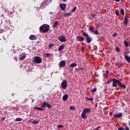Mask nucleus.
Segmentation results:
<instances>
[{"label":"nucleus","mask_w":130,"mask_h":130,"mask_svg":"<svg viewBox=\"0 0 130 130\" xmlns=\"http://www.w3.org/2000/svg\"><path fill=\"white\" fill-rule=\"evenodd\" d=\"M50 28L49 24H44L40 27V31L43 32L44 34H46Z\"/></svg>","instance_id":"obj_1"},{"label":"nucleus","mask_w":130,"mask_h":130,"mask_svg":"<svg viewBox=\"0 0 130 130\" xmlns=\"http://www.w3.org/2000/svg\"><path fill=\"white\" fill-rule=\"evenodd\" d=\"M32 61L36 63H40L42 62V59L41 57L36 56L33 58Z\"/></svg>","instance_id":"obj_2"},{"label":"nucleus","mask_w":130,"mask_h":130,"mask_svg":"<svg viewBox=\"0 0 130 130\" xmlns=\"http://www.w3.org/2000/svg\"><path fill=\"white\" fill-rule=\"evenodd\" d=\"M112 86L113 87H116L117 85H118V86H119V84H120V80L118 79H116L115 78H113L112 80Z\"/></svg>","instance_id":"obj_3"},{"label":"nucleus","mask_w":130,"mask_h":130,"mask_svg":"<svg viewBox=\"0 0 130 130\" xmlns=\"http://www.w3.org/2000/svg\"><path fill=\"white\" fill-rule=\"evenodd\" d=\"M41 107L43 108H48V109L52 108V106H51V105L47 103V102H44L43 103V104L41 105Z\"/></svg>","instance_id":"obj_4"},{"label":"nucleus","mask_w":130,"mask_h":130,"mask_svg":"<svg viewBox=\"0 0 130 130\" xmlns=\"http://www.w3.org/2000/svg\"><path fill=\"white\" fill-rule=\"evenodd\" d=\"M68 82L66 80H63V81L61 83V86L63 88V89H67L68 87Z\"/></svg>","instance_id":"obj_5"},{"label":"nucleus","mask_w":130,"mask_h":130,"mask_svg":"<svg viewBox=\"0 0 130 130\" xmlns=\"http://www.w3.org/2000/svg\"><path fill=\"white\" fill-rule=\"evenodd\" d=\"M58 40L60 41L61 43H64V42L67 41L66 36L64 35L58 37Z\"/></svg>","instance_id":"obj_6"},{"label":"nucleus","mask_w":130,"mask_h":130,"mask_svg":"<svg viewBox=\"0 0 130 130\" xmlns=\"http://www.w3.org/2000/svg\"><path fill=\"white\" fill-rule=\"evenodd\" d=\"M66 65V61L65 60H61L60 61L58 66L60 68H64V67Z\"/></svg>","instance_id":"obj_7"},{"label":"nucleus","mask_w":130,"mask_h":130,"mask_svg":"<svg viewBox=\"0 0 130 130\" xmlns=\"http://www.w3.org/2000/svg\"><path fill=\"white\" fill-rule=\"evenodd\" d=\"M59 7L61 10L64 11L66 9L67 5L65 4H61L59 5Z\"/></svg>","instance_id":"obj_8"},{"label":"nucleus","mask_w":130,"mask_h":130,"mask_svg":"<svg viewBox=\"0 0 130 130\" xmlns=\"http://www.w3.org/2000/svg\"><path fill=\"white\" fill-rule=\"evenodd\" d=\"M122 115V113H115L114 115V118H120Z\"/></svg>","instance_id":"obj_9"},{"label":"nucleus","mask_w":130,"mask_h":130,"mask_svg":"<svg viewBox=\"0 0 130 130\" xmlns=\"http://www.w3.org/2000/svg\"><path fill=\"white\" fill-rule=\"evenodd\" d=\"M38 39L37 37H36L35 35H30L29 36V40H32V41H36Z\"/></svg>","instance_id":"obj_10"},{"label":"nucleus","mask_w":130,"mask_h":130,"mask_svg":"<svg viewBox=\"0 0 130 130\" xmlns=\"http://www.w3.org/2000/svg\"><path fill=\"white\" fill-rule=\"evenodd\" d=\"M92 41V38L91 36H88L87 39H86V42L87 43H91V42Z\"/></svg>","instance_id":"obj_11"},{"label":"nucleus","mask_w":130,"mask_h":130,"mask_svg":"<svg viewBox=\"0 0 130 130\" xmlns=\"http://www.w3.org/2000/svg\"><path fill=\"white\" fill-rule=\"evenodd\" d=\"M77 40L79 42H83L84 40V38L82 36H77Z\"/></svg>","instance_id":"obj_12"},{"label":"nucleus","mask_w":130,"mask_h":130,"mask_svg":"<svg viewBox=\"0 0 130 130\" xmlns=\"http://www.w3.org/2000/svg\"><path fill=\"white\" fill-rule=\"evenodd\" d=\"M124 56L125 59L127 62L130 63V56L128 55H123Z\"/></svg>","instance_id":"obj_13"},{"label":"nucleus","mask_w":130,"mask_h":130,"mask_svg":"<svg viewBox=\"0 0 130 130\" xmlns=\"http://www.w3.org/2000/svg\"><path fill=\"white\" fill-rule=\"evenodd\" d=\"M119 86H120V88H122L123 89H126V86L125 84H122L121 81H119Z\"/></svg>","instance_id":"obj_14"},{"label":"nucleus","mask_w":130,"mask_h":130,"mask_svg":"<svg viewBox=\"0 0 130 130\" xmlns=\"http://www.w3.org/2000/svg\"><path fill=\"white\" fill-rule=\"evenodd\" d=\"M83 111L85 114H88L91 112V109L89 108H86V109H84Z\"/></svg>","instance_id":"obj_15"},{"label":"nucleus","mask_w":130,"mask_h":130,"mask_svg":"<svg viewBox=\"0 0 130 130\" xmlns=\"http://www.w3.org/2000/svg\"><path fill=\"white\" fill-rule=\"evenodd\" d=\"M68 97H69V96H68V94H64L63 96V98H62L63 101L64 102H66V101H67L68 99Z\"/></svg>","instance_id":"obj_16"},{"label":"nucleus","mask_w":130,"mask_h":130,"mask_svg":"<svg viewBox=\"0 0 130 130\" xmlns=\"http://www.w3.org/2000/svg\"><path fill=\"white\" fill-rule=\"evenodd\" d=\"M81 117L83 119H86L87 118V116L86 115V113L84 110H83V112L81 114Z\"/></svg>","instance_id":"obj_17"},{"label":"nucleus","mask_w":130,"mask_h":130,"mask_svg":"<svg viewBox=\"0 0 130 130\" xmlns=\"http://www.w3.org/2000/svg\"><path fill=\"white\" fill-rule=\"evenodd\" d=\"M128 17H124V20L123 21V23L125 25H127L128 24Z\"/></svg>","instance_id":"obj_18"},{"label":"nucleus","mask_w":130,"mask_h":130,"mask_svg":"<svg viewBox=\"0 0 130 130\" xmlns=\"http://www.w3.org/2000/svg\"><path fill=\"white\" fill-rule=\"evenodd\" d=\"M58 24V21H56L53 23V28H55L57 27V25Z\"/></svg>","instance_id":"obj_19"},{"label":"nucleus","mask_w":130,"mask_h":130,"mask_svg":"<svg viewBox=\"0 0 130 130\" xmlns=\"http://www.w3.org/2000/svg\"><path fill=\"white\" fill-rule=\"evenodd\" d=\"M89 31H91L92 32H93L94 31V27L93 26H89Z\"/></svg>","instance_id":"obj_20"},{"label":"nucleus","mask_w":130,"mask_h":130,"mask_svg":"<svg viewBox=\"0 0 130 130\" xmlns=\"http://www.w3.org/2000/svg\"><path fill=\"white\" fill-rule=\"evenodd\" d=\"M64 45H60V47L58 48V50L59 51H62L63 49H64Z\"/></svg>","instance_id":"obj_21"},{"label":"nucleus","mask_w":130,"mask_h":130,"mask_svg":"<svg viewBox=\"0 0 130 130\" xmlns=\"http://www.w3.org/2000/svg\"><path fill=\"white\" fill-rule=\"evenodd\" d=\"M77 64L76 63H72L71 64H70V68H75V67H77Z\"/></svg>","instance_id":"obj_22"},{"label":"nucleus","mask_w":130,"mask_h":130,"mask_svg":"<svg viewBox=\"0 0 130 130\" xmlns=\"http://www.w3.org/2000/svg\"><path fill=\"white\" fill-rule=\"evenodd\" d=\"M35 109L38 110L39 111H44V109L42 107H35Z\"/></svg>","instance_id":"obj_23"},{"label":"nucleus","mask_w":130,"mask_h":130,"mask_svg":"<svg viewBox=\"0 0 130 130\" xmlns=\"http://www.w3.org/2000/svg\"><path fill=\"white\" fill-rule=\"evenodd\" d=\"M39 123V122L38 121H37L36 120H35L34 121H32V124H38Z\"/></svg>","instance_id":"obj_24"},{"label":"nucleus","mask_w":130,"mask_h":130,"mask_svg":"<svg viewBox=\"0 0 130 130\" xmlns=\"http://www.w3.org/2000/svg\"><path fill=\"white\" fill-rule=\"evenodd\" d=\"M124 46H125V47H128V43L126 41H124Z\"/></svg>","instance_id":"obj_25"},{"label":"nucleus","mask_w":130,"mask_h":130,"mask_svg":"<svg viewBox=\"0 0 130 130\" xmlns=\"http://www.w3.org/2000/svg\"><path fill=\"white\" fill-rule=\"evenodd\" d=\"M25 58H26V55H24L23 56L20 57H19V60H22L24 59Z\"/></svg>","instance_id":"obj_26"},{"label":"nucleus","mask_w":130,"mask_h":130,"mask_svg":"<svg viewBox=\"0 0 130 130\" xmlns=\"http://www.w3.org/2000/svg\"><path fill=\"white\" fill-rule=\"evenodd\" d=\"M113 78H110L108 79L107 83H111V82H113Z\"/></svg>","instance_id":"obj_27"},{"label":"nucleus","mask_w":130,"mask_h":130,"mask_svg":"<svg viewBox=\"0 0 130 130\" xmlns=\"http://www.w3.org/2000/svg\"><path fill=\"white\" fill-rule=\"evenodd\" d=\"M83 35L84 37H87V38H88V33L86 32H84L83 34Z\"/></svg>","instance_id":"obj_28"},{"label":"nucleus","mask_w":130,"mask_h":130,"mask_svg":"<svg viewBox=\"0 0 130 130\" xmlns=\"http://www.w3.org/2000/svg\"><path fill=\"white\" fill-rule=\"evenodd\" d=\"M120 13L122 15H124V10L123 9H121Z\"/></svg>","instance_id":"obj_29"},{"label":"nucleus","mask_w":130,"mask_h":130,"mask_svg":"<svg viewBox=\"0 0 130 130\" xmlns=\"http://www.w3.org/2000/svg\"><path fill=\"white\" fill-rule=\"evenodd\" d=\"M22 120H23V119L21 118H17L16 119V121H21Z\"/></svg>","instance_id":"obj_30"},{"label":"nucleus","mask_w":130,"mask_h":130,"mask_svg":"<svg viewBox=\"0 0 130 130\" xmlns=\"http://www.w3.org/2000/svg\"><path fill=\"white\" fill-rule=\"evenodd\" d=\"M115 50H116V51H117V52H119L120 49H119V47L116 46L115 47Z\"/></svg>","instance_id":"obj_31"},{"label":"nucleus","mask_w":130,"mask_h":130,"mask_svg":"<svg viewBox=\"0 0 130 130\" xmlns=\"http://www.w3.org/2000/svg\"><path fill=\"white\" fill-rule=\"evenodd\" d=\"M45 55L46 57H50L51 56V55L49 53H45Z\"/></svg>","instance_id":"obj_32"},{"label":"nucleus","mask_w":130,"mask_h":130,"mask_svg":"<svg viewBox=\"0 0 130 130\" xmlns=\"http://www.w3.org/2000/svg\"><path fill=\"white\" fill-rule=\"evenodd\" d=\"M77 8L76 7H74L72 10L71 11V13L75 12V11L77 10Z\"/></svg>","instance_id":"obj_33"},{"label":"nucleus","mask_w":130,"mask_h":130,"mask_svg":"<svg viewBox=\"0 0 130 130\" xmlns=\"http://www.w3.org/2000/svg\"><path fill=\"white\" fill-rule=\"evenodd\" d=\"M93 33H94V34L95 35H99V31H98V30H94Z\"/></svg>","instance_id":"obj_34"},{"label":"nucleus","mask_w":130,"mask_h":130,"mask_svg":"<svg viewBox=\"0 0 130 130\" xmlns=\"http://www.w3.org/2000/svg\"><path fill=\"white\" fill-rule=\"evenodd\" d=\"M115 15L117 16L119 15V11L118 10H116L115 11Z\"/></svg>","instance_id":"obj_35"},{"label":"nucleus","mask_w":130,"mask_h":130,"mask_svg":"<svg viewBox=\"0 0 130 130\" xmlns=\"http://www.w3.org/2000/svg\"><path fill=\"white\" fill-rule=\"evenodd\" d=\"M97 90V88H94V89H93L91 90V92L94 93L95 92H96V91Z\"/></svg>","instance_id":"obj_36"},{"label":"nucleus","mask_w":130,"mask_h":130,"mask_svg":"<svg viewBox=\"0 0 130 130\" xmlns=\"http://www.w3.org/2000/svg\"><path fill=\"white\" fill-rule=\"evenodd\" d=\"M71 14V12H70V13H66V14H64V16L67 17L68 16H70Z\"/></svg>","instance_id":"obj_37"},{"label":"nucleus","mask_w":130,"mask_h":130,"mask_svg":"<svg viewBox=\"0 0 130 130\" xmlns=\"http://www.w3.org/2000/svg\"><path fill=\"white\" fill-rule=\"evenodd\" d=\"M63 127V125L61 124L58 125L57 126L58 128H62Z\"/></svg>","instance_id":"obj_38"},{"label":"nucleus","mask_w":130,"mask_h":130,"mask_svg":"<svg viewBox=\"0 0 130 130\" xmlns=\"http://www.w3.org/2000/svg\"><path fill=\"white\" fill-rule=\"evenodd\" d=\"M118 130H124V128L123 127H120L118 128Z\"/></svg>","instance_id":"obj_39"},{"label":"nucleus","mask_w":130,"mask_h":130,"mask_svg":"<svg viewBox=\"0 0 130 130\" xmlns=\"http://www.w3.org/2000/svg\"><path fill=\"white\" fill-rule=\"evenodd\" d=\"M70 109L71 110H73L75 109V108L73 107V106H70Z\"/></svg>","instance_id":"obj_40"},{"label":"nucleus","mask_w":130,"mask_h":130,"mask_svg":"<svg viewBox=\"0 0 130 130\" xmlns=\"http://www.w3.org/2000/svg\"><path fill=\"white\" fill-rule=\"evenodd\" d=\"M101 128V126H98L96 128L94 129V130H99V128Z\"/></svg>","instance_id":"obj_41"},{"label":"nucleus","mask_w":130,"mask_h":130,"mask_svg":"<svg viewBox=\"0 0 130 130\" xmlns=\"http://www.w3.org/2000/svg\"><path fill=\"white\" fill-rule=\"evenodd\" d=\"M53 46V44H50L49 45H48V47L49 48H52Z\"/></svg>","instance_id":"obj_42"},{"label":"nucleus","mask_w":130,"mask_h":130,"mask_svg":"<svg viewBox=\"0 0 130 130\" xmlns=\"http://www.w3.org/2000/svg\"><path fill=\"white\" fill-rule=\"evenodd\" d=\"M124 65V63H121V62H120V63H119V66H120V67H122V66H123Z\"/></svg>","instance_id":"obj_43"},{"label":"nucleus","mask_w":130,"mask_h":130,"mask_svg":"<svg viewBox=\"0 0 130 130\" xmlns=\"http://www.w3.org/2000/svg\"><path fill=\"white\" fill-rule=\"evenodd\" d=\"M126 52H127V50H126V49H125V52H124L123 55H127Z\"/></svg>","instance_id":"obj_44"},{"label":"nucleus","mask_w":130,"mask_h":130,"mask_svg":"<svg viewBox=\"0 0 130 130\" xmlns=\"http://www.w3.org/2000/svg\"><path fill=\"white\" fill-rule=\"evenodd\" d=\"M95 16H96V14H92V18H95Z\"/></svg>","instance_id":"obj_45"},{"label":"nucleus","mask_w":130,"mask_h":130,"mask_svg":"<svg viewBox=\"0 0 130 130\" xmlns=\"http://www.w3.org/2000/svg\"><path fill=\"white\" fill-rule=\"evenodd\" d=\"M5 120V117H3L2 118H1V121H4Z\"/></svg>","instance_id":"obj_46"},{"label":"nucleus","mask_w":130,"mask_h":130,"mask_svg":"<svg viewBox=\"0 0 130 130\" xmlns=\"http://www.w3.org/2000/svg\"><path fill=\"white\" fill-rule=\"evenodd\" d=\"M106 73L107 75L109 74V71L108 70H106Z\"/></svg>","instance_id":"obj_47"},{"label":"nucleus","mask_w":130,"mask_h":130,"mask_svg":"<svg viewBox=\"0 0 130 130\" xmlns=\"http://www.w3.org/2000/svg\"><path fill=\"white\" fill-rule=\"evenodd\" d=\"M124 130H129V128L128 127H125Z\"/></svg>","instance_id":"obj_48"},{"label":"nucleus","mask_w":130,"mask_h":130,"mask_svg":"<svg viewBox=\"0 0 130 130\" xmlns=\"http://www.w3.org/2000/svg\"><path fill=\"white\" fill-rule=\"evenodd\" d=\"M93 98H89V101H91V102H93Z\"/></svg>","instance_id":"obj_49"},{"label":"nucleus","mask_w":130,"mask_h":130,"mask_svg":"<svg viewBox=\"0 0 130 130\" xmlns=\"http://www.w3.org/2000/svg\"><path fill=\"white\" fill-rule=\"evenodd\" d=\"M99 26H100V24H97V25H96V28L97 29H98Z\"/></svg>","instance_id":"obj_50"},{"label":"nucleus","mask_w":130,"mask_h":130,"mask_svg":"<svg viewBox=\"0 0 130 130\" xmlns=\"http://www.w3.org/2000/svg\"><path fill=\"white\" fill-rule=\"evenodd\" d=\"M86 100L87 101H89V98L88 97H86Z\"/></svg>","instance_id":"obj_51"},{"label":"nucleus","mask_w":130,"mask_h":130,"mask_svg":"<svg viewBox=\"0 0 130 130\" xmlns=\"http://www.w3.org/2000/svg\"><path fill=\"white\" fill-rule=\"evenodd\" d=\"M81 51H85V49L84 48H81Z\"/></svg>","instance_id":"obj_52"},{"label":"nucleus","mask_w":130,"mask_h":130,"mask_svg":"<svg viewBox=\"0 0 130 130\" xmlns=\"http://www.w3.org/2000/svg\"><path fill=\"white\" fill-rule=\"evenodd\" d=\"M113 114V112H110V116H111V115Z\"/></svg>","instance_id":"obj_53"},{"label":"nucleus","mask_w":130,"mask_h":130,"mask_svg":"<svg viewBox=\"0 0 130 130\" xmlns=\"http://www.w3.org/2000/svg\"><path fill=\"white\" fill-rule=\"evenodd\" d=\"M113 36V37H115V36H116V34H114Z\"/></svg>","instance_id":"obj_54"},{"label":"nucleus","mask_w":130,"mask_h":130,"mask_svg":"<svg viewBox=\"0 0 130 130\" xmlns=\"http://www.w3.org/2000/svg\"><path fill=\"white\" fill-rule=\"evenodd\" d=\"M128 125H129V126H130V121L128 122Z\"/></svg>","instance_id":"obj_55"},{"label":"nucleus","mask_w":130,"mask_h":130,"mask_svg":"<svg viewBox=\"0 0 130 130\" xmlns=\"http://www.w3.org/2000/svg\"><path fill=\"white\" fill-rule=\"evenodd\" d=\"M32 121L31 120H29V122H32Z\"/></svg>","instance_id":"obj_56"},{"label":"nucleus","mask_w":130,"mask_h":130,"mask_svg":"<svg viewBox=\"0 0 130 130\" xmlns=\"http://www.w3.org/2000/svg\"><path fill=\"white\" fill-rule=\"evenodd\" d=\"M129 49H130V44H129Z\"/></svg>","instance_id":"obj_57"},{"label":"nucleus","mask_w":130,"mask_h":130,"mask_svg":"<svg viewBox=\"0 0 130 130\" xmlns=\"http://www.w3.org/2000/svg\"><path fill=\"white\" fill-rule=\"evenodd\" d=\"M82 69H83V68H81V69H80V70H82Z\"/></svg>","instance_id":"obj_58"},{"label":"nucleus","mask_w":130,"mask_h":130,"mask_svg":"<svg viewBox=\"0 0 130 130\" xmlns=\"http://www.w3.org/2000/svg\"><path fill=\"white\" fill-rule=\"evenodd\" d=\"M12 95L13 96V94H12Z\"/></svg>","instance_id":"obj_59"},{"label":"nucleus","mask_w":130,"mask_h":130,"mask_svg":"<svg viewBox=\"0 0 130 130\" xmlns=\"http://www.w3.org/2000/svg\"><path fill=\"white\" fill-rule=\"evenodd\" d=\"M1 51H3V50H1Z\"/></svg>","instance_id":"obj_60"}]
</instances>
